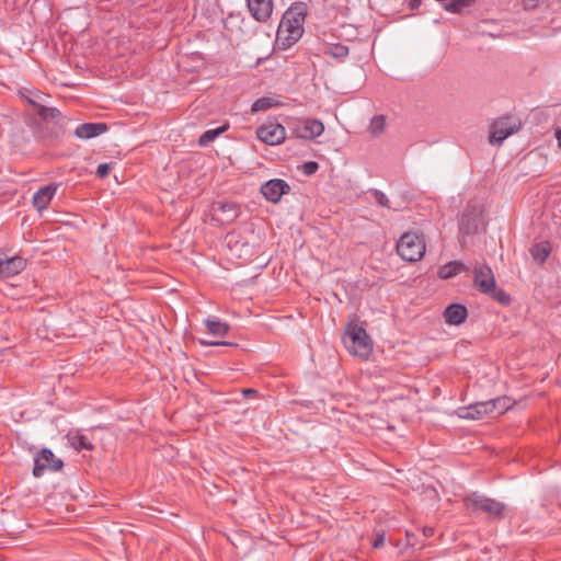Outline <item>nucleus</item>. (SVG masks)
<instances>
[{
  "instance_id": "8",
  "label": "nucleus",
  "mask_w": 561,
  "mask_h": 561,
  "mask_svg": "<svg viewBox=\"0 0 561 561\" xmlns=\"http://www.w3.org/2000/svg\"><path fill=\"white\" fill-rule=\"evenodd\" d=\"M26 267V261L18 255L9 256L0 250V277L8 278L20 274Z\"/></svg>"
},
{
  "instance_id": "12",
  "label": "nucleus",
  "mask_w": 561,
  "mask_h": 561,
  "mask_svg": "<svg viewBox=\"0 0 561 561\" xmlns=\"http://www.w3.org/2000/svg\"><path fill=\"white\" fill-rule=\"evenodd\" d=\"M492 407L493 405L488 403V401L477 402L469 407L458 409L457 413L461 419L480 420L484 416H491Z\"/></svg>"
},
{
  "instance_id": "18",
  "label": "nucleus",
  "mask_w": 561,
  "mask_h": 561,
  "mask_svg": "<svg viewBox=\"0 0 561 561\" xmlns=\"http://www.w3.org/2000/svg\"><path fill=\"white\" fill-rule=\"evenodd\" d=\"M468 316L467 308L462 305H450L444 313L445 321L450 325L461 324Z\"/></svg>"
},
{
  "instance_id": "15",
  "label": "nucleus",
  "mask_w": 561,
  "mask_h": 561,
  "mask_svg": "<svg viewBox=\"0 0 561 561\" xmlns=\"http://www.w3.org/2000/svg\"><path fill=\"white\" fill-rule=\"evenodd\" d=\"M238 208L232 203H220L214 208V219L221 225L230 224L238 217Z\"/></svg>"
},
{
  "instance_id": "19",
  "label": "nucleus",
  "mask_w": 561,
  "mask_h": 561,
  "mask_svg": "<svg viewBox=\"0 0 561 561\" xmlns=\"http://www.w3.org/2000/svg\"><path fill=\"white\" fill-rule=\"evenodd\" d=\"M550 252H551V245L547 241L536 243L530 249V253H531L534 261L539 264L543 263L548 259V256L550 255Z\"/></svg>"
},
{
  "instance_id": "39",
  "label": "nucleus",
  "mask_w": 561,
  "mask_h": 561,
  "mask_svg": "<svg viewBox=\"0 0 561 561\" xmlns=\"http://www.w3.org/2000/svg\"><path fill=\"white\" fill-rule=\"evenodd\" d=\"M244 392L251 394L252 390H245Z\"/></svg>"
},
{
  "instance_id": "11",
  "label": "nucleus",
  "mask_w": 561,
  "mask_h": 561,
  "mask_svg": "<svg viewBox=\"0 0 561 561\" xmlns=\"http://www.w3.org/2000/svg\"><path fill=\"white\" fill-rule=\"evenodd\" d=\"M474 285L481 293L491 294L494 291L496 282L492 270L489 266L481 265L474 270Z\"/></svg>"
},
{
  "instance_id": "2",
  "label": "nucleus",
  "mask_w": 561,
  "mask_h": 561,
  "mask_svg": "<svg viewBox=\"0 0 561 561\" xmlns=\"http://www.w3.org/2000/svg\"><path fill=\"white\" fill-rule=\"evenodd\" d=\"M424 238L417 232H405L397 242L399 256L407 262H417L425 254Z\"/></svg>"
},
{
  "instance_id": "30",
  "label": "nucleus",
  "mask_w": 561,
  "mask_h": 561,
  "mask_svg": "<svg viewBox=\"0 0 561 561\" xmlns=\"http://www.w3.org/2000/svg\"><path fill=\"white\" fill-rule=\"evenodd\" d=\"M331 54L335 58H344L348 54V48L343 45H336L331 49Z\"/></svg>"
},
{
  "instance_id": "34",
  "label": "nucleus",
  "mask_w": 561,
  "mask_h": 561,
  "mask_svg": "<svg viewBox=\"0 0 561 561\" xmlns=\"http://www.w3.org/2000/svg\"><path fill=\"white\" fill-rule=\"evenodd\" d=\"M383 541H385V536H383V535H380V536H378V537L375 539V541H374V543H373V547H374V548H379L380 546H382V545H383Z\"/></svg>"
},
{
  "instance_id": "33",
  "label": "nucleus",
  "mask_w": 561,
  "mask_h": 561,
  "mask_svg": "<svg viewBox=\"0 0 561 561\" xmlns=\"http://www.w3.org/2000/svg\"><path fill=\"white\" fill-rule=\"evenodd\" d=\"M317 169H318V163H317V162H307V163L305 164V172H306L307 174H312V173H314V172L317 171Z\"/></svg>"
},
{
  "instance_id": "29",
  "label": "nucleus",
  "mask_w": 561,
  "mask_h": 561,
  "mask_svg": "<svg viewBox=\"0 0 561 561\" xmlns=\"http://www.w3.org/2000/svg\"><path fill=\"white\" fill-rule=\"evenodd\" d=\"M495 300L503 305L510 304L508 295L503 290H497L496 286L494 287V291L490 294Z\"/></svg>"
},
{
  "instance_id": "5",
  "label": "nucleus",
  "mask_w": 561,
  "mask_h": 561,
  "mask_svg": "<svg viewBox=\"0 0 561 561\" xmlns=\"http://www.w3.org/2000/svg\"><path fill=\"white\" fill-rule=\"evenodd\" d=\"M520 124L511 118H503L495 122L490 131L489 141L491 145H501L507 137L518 131Z\"/></svg>"
},
{
  "instance_id": "17",
  "label": "nucleus",
  "mask_w": 561,
  "mask_h": 561,
  "mask_svg": "<svg viewBox=\"0 0 561 561\" xmlns=\"http://www.w3.org/2000/svg\"><path fill=\"white\" fill-rule=\"evenodd\" d=\"M56 194V186L46 185L39 188L33 196V205L38 211L47 208L54 195Z\"/></svg>"
},
{
  "instance_id": "35",
  "label": "nucleus",
  "mask_w": 561,
  "mask_h": 561,
  "mask_svg": "<svg viewBox=\"0 0 561 561\" xmlns=\"http://www.w3.org/2000/svg\"><path fill=\"white\" fill-rule=\"evenodd\" d=\"M542 0H525V4L527 8L537 7Z\"/></svg>"
},
{
  "instance_id": "26",
  "label": "nucleus",
  "mask_w": 561,
  "mask_h": 561,
  "mask_svg": "<svg viewBox=\"0 0 561 561\" xmlns=\"http://www.w3.org/2000/svg\"><path fill=\"white\" fill-rule=\"evenodd\" d=\"M21 94L27 100L28 103L33 105H42L47 98L46 94L36 90H25V92H21Z\"/></svg>"
},
{
  "instance_id": "13",
  "label": "nucleus",
  "mask_w": 561,
  "mask_h": 561,
  "mask_svg": "<svg viewBox=\"0 0 561 561\" xmlns=\"http://www.w3.org/2000/svg\"><path fill=\"white\" fill-rule=\"evenodd\" d=\"M289 188L288 184L279 179L271 180L266 182L262 187L261 192L264 197L272 202L277 203L280 201L282 196L286 193V190Z\"/></svg>"
},
{
  "instance_id": "3",
  "label": "nucleus",
  "mask_w": 561,
  "mask_h": 561,
  "mask_svg": "<svg viewBox=\"0 0 561 561\" xmlns=\"http://www.w3.org/2000/svg\"><path fill=\"white\" fill-rule=\"evenodd\" d=\"M344 344L348 352L362 358H368L373 353V342L366 331L356 324L347 328Z\"/></svg>"
},
{
  "instance_id": "20",
  "label": "nucleus",
  "mask_w": 561,
  "mask_h": 561,
  "mask_svg": "<svg viewBox=\"0 0 561 561\" xmlns=\"http://www.w3.org/2000/svg\"><path fill=\"white\" fill-rule=\"evenodd\" d=\"M488 403L493 405L492 412H491L492 417L505 413L514 404L513 400L508 397H501V398L492 399V400H489Z\"/></svg>"
},
{
  "instance_id": "25",
  "label": "nucleus",
  "mask_w": 561,
  "mask_h": 561,
  "mask_svg": "<svg viewBox=\"0 0 561 561\" xmlns=\"http://www.w3.org/2000/svg\"><path fill=\"white\" fill-rule=\"evenodd\" d=\"M69 442H70L71 446L73 448H76L77 450H80V449L91 450L93 448L92 444L88 440V438L80 434L71 435L69 437Z\"/></svg>"
},
{
  "instance_id": "32",
  "label": "nucleus",
  "mask_w": 561,
  "mask_h": 561,
  "mask_svg": "<svg viewBox=\"0 0 561 561\" xmlns=\"http://www.w3.org/2000/svg\"><path fill=\"white\" fill-rule=\"evenodd\" d=\"M111 170V164L108 163H102L96 169V174L100 176V178H104L108 174Z\"/></svg>"
},
{
  "instance_id": "10",
  "label": "nucleus",
  "mask_w": 561,
  "mask_h": 561,
  "mask_svg": "<svg viewBox=\"0 0 561 561\" xmlns=\"http://www.w3.org/2000/svg\"><path fill=\"white\" fill-rule=\"evenodd\" d=\"M324 131V125L321 121L318 119H304L299 121L293 129V133L296 137L311 140Z\"/></svg>"
},
{
  "instance_id": "9",
  "label": "nucleus",
  "mask_w": 561,
  "mask_h": 561,
  "mask_svg": "<svg viewBox=\"0 0 561 561\" xmlns=\"http://www.w3.org/2000/svg\"><path fill=\"white\" fill-rule=\"evenodd\" d=\"M62 467V461L57 459L49 449L41 450L34 458V477L42 476L44 470H59Z\"/></svg>"
},
{
  "instance_id": "24",
  "label": "nucleus",
  "mask_w": 561,
  "mask_h": 561,
  "mask_svg": "<svg viewBox=\"0 0 561 561\" xmlns=\"http://www.w3.org/2000/svg\"><path fill=\"white\" fill-rule=\"evenodd\" d=\"M279 102L274 98H261L253 103L251 111L253 113L266 111L268 108L277 106Z\"/></svg>"
},
{
  "instance_id": "16",
  "label": "nucleus",
  "mask_w": 561,
  "mask_h": 561,
  "mask_svg": "<svg viewBox=\"0 0 561 561\" xmlns=\"http://www.w3.org/2000/svg\"><path fill=\"white\" fill-rule=\"evenodd\" d=\"M106 130L107 126L104 123H87L79 125L75 130V135L81 139H90L102 135Z\"/></svg>"
},
{
  "instance_id": "22",
  "label": "nucleus",
  "mask_w": 561,
  "mask_h": 561,
  "mask_svg": "<svg viewBox=\"0 0 561 561\" xmlns=\"http://www.w3.org/2000/svg\"><path fill=\"white\" fill-rule=\"evenodd\" d=\"M205 325L209 333L216 336H224L229 330V327L227 323L218 321V320H211L208 319L205 321Z\"/></svg>"
},
{
  "instance_id": "4",
  "label": "nucleus",
  "mask_w": 561,
  "mask_h": 561,
  "mask_svg": "<svg viewBox=\"0 0 561 561\" xmlns=\"http://www.w3.org/2000/svg\"><path fill=\"white\" fill-rule=\"evenodd\" d=\"M256 136L266 145L277 146L286 139V129L276 121H267L256 129Z\"/></svg>"
},
{
  "instance_id": "38",
  "label": "nucleus",
  "mask_w": 561,
  "mask_h": 561,
  "mask_svg": "<svg viewBox=\"0 0 561 561\" xmlns=\"http://www.w3.org/2000/svg\"><path fill=\"white\" fill-rule=\"evenodd\" d=\"M202 343L205 345H224L225 344L222 342H202Z\"/></svg>"
},
{
  "instance_id": "36",
  "label": "nucleus",
  "mask_w": 561,
  "mask_h": 561,
  "mask_svg": "<svg viewBox=\"0 0 561 561\" xmlns=\"http://www.w3.org/2000/svg\"><path fill=\"white\" fill-rule=\"evenodd\" d=\"M556 137L558 140V147L561 149V129L557 130Z\"/></svg>"
},
{
  "instance_id": "6",
  "label": "nucleus",
  "mask_w": 561,
  "mask_h": 561,
  "mask_svg": "<svg viewBox=\"0 0 561 561\" xmlns=\"http://www.w3.org/2000/svg\"><path fill=\"white\" fill-rule=\"evenodd\" d=\"M466 504L469 508L485 512L492 517L500 516L504 511V505L502 503L478 494H472L467 497Z\"/></svg>"
},
{
  "instance_id": "27",
  "label": "nucleus",
  "mask_w": 561,
  "mask_h": 561,
  "mask_svg": "<svg viewBox=\"0 0 561 561\" xmlns=\"http://www.w3.org/2000/svg\"><path fill=\"white\" fill-rule=\"evenodd\" d=\"M472 0H451L444 3V9L448 12L457 13L468 7Z\"/></svg>"
},
{
  "instance_id": "23",
  "label": "nucleus",
  "mask_w": 561,
  "mask_h": 561,
  "mask_svg": "<svg viewBox=\"0 0 561 561\" xmlns=\"http://www.w3.org/2000/svg\"><path fill=\"white\" fill-rule=\"evenodd\" d=\"M227 126H220L215 129L206 130L198 140V144L203 147L208 146L211 141H214L220 134L227 130Z\"/></svg>"
},
{
  "instance_id": "7",
  "label": "nucleus",
  "mask_w": 561,
  "mask_h": 561,
  "mask_svg": "<svg viewBox=\"0 0 561 561\" xmlns=\"http://www.w3.org/2000/svg\"><path fill=\"white\" fill-rule=\"evenodd\" d=\"M482 221V208L480 206L468 208L461 215L460 231L465 234L474 233L481 228Z\"/></svg>"
},
{
  "instance_id": "21",
  "label": "nucleus",
  "mask_w": 561,
  "mask_h": 561,
  "mask_svg": "<svg viewBox=\"0 0 561 561\" xmlns=\"http://www.w3.org/2000/svg\"><path fill=\"white\" fill-rule=\"evenodd\" d=\"M463 270H465L463 264H461L460 262H457V261H453V262H449V263L443 265L439 268L438 276L442 279H448V278L456 276Z\"/></svg>"
},
{
  "instance_id": "31",
  "label": "nucleus",
  "mask_w": 561,
  "mask_h": 561,
  "mask_svg": "<svg viewBox=\"0 0 561 561\" xmlns=\"http://www.w3.org/2000/svg\"><path fill=\"white\" fill-rule=\"evenodd\" d=\"M374 196H375V201H376L380 206H382V207H389V206H390V205H389V199H388V197H387L383 193L376 191V192L374 193Z\"/></svg>"
},
{
  "instance_id": "28",
  "label": "nucleus",
  "mask_w": 561,
  "mask_h": 561,
  "mask_svg": "<svg viewBox=\"0 0 561 561\" xmlns=\"http://www.w3.org/2000/svg\"><path fill=\"white\" fill-rule=\"evenodd\" d=\"M386 119L383 116H375L370 121L369 129L370 133L375 136L380 135L385 130Z\"/></svg>"
},
{
  "instance_id": "14",
  "label": "nucleus",
  "mask_w": 561,
  "mask_h": 561,
  "mask_svg": "<svg viewBox=\"0 0 561 561\" xmlns=\"http://www.w3.org/2000/svg\"><path fill=\"white\" fill-rule=\"evenodd\" d=\"M252 15L257 21H266L273 12L272 0H247Z\"/></svg>"
},
{
  "instance_id": "1",
  "label": "nucleus",
  "mask_w": 561,
  "mask_h": 561,
  "mask_svg": "<svg viewBox=\"0 0 561 561\" xmlns=\"http://www.w3.org/2000/svg\"><path fill=\"white\" fill-rule=\"evenodd\" d=\"M305 12L302 7H290L283 15L277 30V44L283 48L290 47L304 34Z\"/></svg>"
},
{
  "instance_id": "37",
  "label": "nucleus",
  "mask_w": 561,
  "mask_h": 561,
  "mask_svg": "<svg viewBox=\"0 0 561 561\" xmlns=\"http://www.w3.org/2000/svg\"><path fill=\"white\" fill-rule=\"evenodd\" d=\"M420 4H421V0H411V3H410L412 9L417 8Z\"/></svg>"
}]
</instances>
